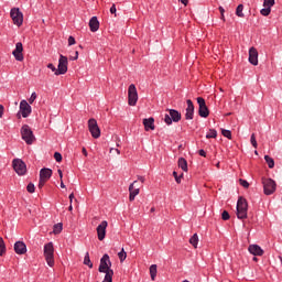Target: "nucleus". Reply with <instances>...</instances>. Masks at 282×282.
Instances as JSON below:
<instances>
[{
  "mask_svg": "<svg viewBox=\"0 0 282 282\" xmlns=\"http://www.w3.org/2000/svg\"><path fill=\"white\" fill-rule=\"evenodd\" d=\"M88 131L95 140L100 138V127H98V121H96V119L93 118L88 120Z\"/></svg>",
  "mask_w": 282,
  "mask_h": 282,
  "instance_id": "nucleus-9",
  "label": "nucleus"
},
{
  "mask_svg": "<svg viewBox=\"0 0 282 282\" xmlns=\"http://www.w3.org/2000/svg\"><path fill=\"white\" fill-rule=\"evenodd\" d=\"M53 232H54V235H61V232H63L62 223H58V224L54 225Z\"/></svg>",
  "mask_w": 282,
  "mask_h": 282,
  "instance_id": "nucleus-27",
  "label": "nucleus"
},
{
  "mask_svg": "<svg viewBox=\"0 0 282 282\" xmlns=\"http://www.w3.org/2000/svg\"><path fill=\"white\" fill-rule=\"evenodd\" d=\"M36 93H32L31 94V97L29 98V105H33L34 104V100H36Z\"/></svg>",
  "mask_w": 282,
  "mask_h": 282,
  "instance_id": "nucleus-40",
  "label": "nucleus"
},
{
  "mask_svg": "<svg viewBox=\"0 0 282 282\" xmlns=\"http://www.w3.org/2000/svg\"><path fill=\"white\" fill-rule=\"evenodd\" d=\"M186 104H187V108L185 113V120H193L194 113H195V106L193 105V100L187 99Z\"/></svg>",
  "mask_w": 282,
  "mask_h": 282,
  "instance_id": "nucleus-18",
  "label": "nucleus"
},
{
  "mask_svg": "<svg viewBox=\"0 0 282 282\" xmlns=\"http://www.w3.org/2000/svg\"><path fill=\"white\" fill-rule=\"evenodd\" d=\"M12 54H13L15 61H19V63H22V61L24 59V56H23V43L18 42L15 44V48L13 50Z\"/></svg>",
  "mask_w": 282,
  "mask_h": 282,
  "instance_id": "nucleus-16",
  "label": "nucleus"
},
{
  "mask_svg": "<svg viewBox=\"0 0 282 282\" xmlns=\"http://www.w3.org/2000/svg\"><path fill=\"white\" fill-rule=\"evenodd\" d=\"M236 14L240 18L243 19L245 14H243V4H239L236 9Z\"/></svg>",
  "mask_w": 282,
  "mask_h": 282,
  "instance_id": "nucleus-32",
  "label": "nucleus"
},
{
  "mask_svg": "<svg viewBox=\"0 0 282 282\" xmlns=\"http://www.w3.org/2000/svg\"><path fill=\"white\" fill-rule=\"evenodd\" d=\"M264 160L269 166V169H272L274 166V159L270 155H264Z\"/></svg>",
  "mask_w": 282,
  "mask_h": 282,
  "instance_id": "nucleus-31",
  "label": "nucleus"
},
{
  "mask_svg": "<svg viewBox=\"0 0 282 282\" xmlns=\"http://www.w3.org/2000/svg\"><path fill=\"white\" fill-rule=\"evenodd\" d=\"M177 164L178 169H182V171H184L185 173L186 171H188V162L186 161V159L180 158Z\"/></svg>",
  "mask_w": 282,
  "mask_h": 282,
  "instance_id": "nucleus-24",
  "label": "nucleus"
},
{
  "mask_svg": "<svg viewBox=\"0 0 282 282\" xmlns=\"http://www.w3.org/2000/svg\"><path fill=\"white\" fill-rule=\"evenodd\" d=\"M237 217L238 219H248V200L243 197L238 198Z\"/></svg>",
  "mask_w": 282,
  "mask_h": 282,
  "instance_id": "nucleus-3",
  "label": "nucleus"
},
{
  "mask_svg": "<svg viewBox=\"0 0 282 282\" xmlns=\"http://www.w3.org/2000/svg\"><path fill=\"white\" fill-rule=\"evenodd\" d=\"M189 243H191V246H193L194 248H197V243H199V236H197V234H194V235L189 238Z\"/></svg>",
  "mask_w": 282,
  "mask_h": 282,
  "instance_id": "nucleus-26",
  "label": "nucleus"
},
{
  "mask_svg": "<svg viewBox=\"0 0 282 282\" xmlns=\"http://www.w3.org/2000/svg\"><path fill=\"white\" fill-rule=\"evenodd\" d=\"M46 182H47V181H46L45 178H41V177H40L39 185H37L39 188H43V187L45 186Z\"/></svg>",
  "mask_w": 282,
  "mask_h": 282,
  "instance_id": "nucleus-42",
  "label": "nucleus"
},
{
  "mask_svg": "<svg viewBox=\"0 0 282 282\" xmlns=\"http://www.w3.org/2000/svg\"><path fill=\"white\" fill-rule=\"evenodd\" d=\"M129 199L130 202H134L135 197L140 195V186H138V181H134L132 184L129 186Z\"/></svg>",
  "mask_w": 282,
  "mask_h": 282,
  "instance_id": "nucleus-14",
  "label": "nucleus"
},
{
  "mask_svg": "<svg viewBox=\"0 0 282 282\" xmlns=\"http://www.w3.org/2000/svg\"><path fill=\"white\" fill-rule=\"evenodd\" d=\"M10 17L14 25H18V28H21V25H23V12H21V9L12 8L10 10Z\"/></svg>",
  "mask_w": 282,
  "mask_h": 282,
  "instance_id": "nucleus-8",
  "label": "nucleus"
},
{
  "mask_svg": "<svg viewBox=\"0 0 282 282\" xmlns=\"http://www.w3.org/2000/svg\"><path fill=\"white\" fill-rule=\"evenodd\" d=\"M239 184L243 186V188H249L250 187V183H248V181L240 178L239 180Z\"/></svg>",
  "mask_w": 282,
  "mask_h": 282,
  "instance_id": "nucleus-37",
  "label": "nucleus"
},
{
  "mask_svg": "<svg viewBox=\"0 0 282 282\" xmlns=\"http://www.w3.org/2000/svg\"><path fill=\"white\" fill-rule=\"evenodd\" d=\"M32 113V106L28 102V100L23 99L20 101V111L17 113V117L19 119L22 118H29V116Z\"/></svg>",
  "mask_w": 282,
  "mask_h": 282,
  "instance_id": "nucleus-7",
  "label": "nucleus"
},
{
  "mask_svg": "<svg viewBox=\"0 0 282 282\" xmlns=\"http://www.w3.org/2000/svg\"><path fill=\"white\" fill-rule=\"evenodd\" d=\"M117 9H116V4H112L110 8V14H116Z\"/></svg>",
  "mask_w": 282,
  "mask_h": 282,
  "instance_id": "nucleus-44",
  "label": "nucleus"
},
{
  "mask_svg": "<svg viewBox=\"0 0 282 282\" xmlns=\"http://www.w3.org/2000/svg\"><path fill=\"white\" fill-rule=\"evenodd\" d=\"M173 176L175 177V182L177 183V184H182V176H177V172H173Z\"/></svg>",
  "mask_w": 282,
  "mask_h": 282,
  "instance_id": "nucleus-41",
  "label": "nucleus"
},
{
  "mask_svg": "<svg viewBox=\"0 0 282 282\" xmlns=\"http://www.w3.org/2000/svg\"><path fill=\"white\" fill-rule=\"evenodd\" d=\"M150 212H151V213H155V207H152V208L150 209Z\"/></svg>",
  "mask_w": 282,
  "mask_h": 282,
  "instance_id": "nucleus-59",
  "label": "nucleus"
},
{
  "mask_svg": "<svg viewBox=\"0 0 282 282\" xmlns=\"http://www.w3.org/2000/svg\"><path fill=\"white\" fill-rule=\"evenodd\" d=\"M213 138H217V130H213Z\"/></svg>",
  "mask_w": 282,
  "mask_h": 282,
  "instance_id": "nucleus-56",
  "label": "nucleus"
},
{
  "mask_svg": "<svg viewBox=\"0 0 282 282\" xmlns=\"http://www.w3.org/2000/svg\"><path fill=\"white\" fill-rule=\"evenodd\" d=\"M138 181L141 182V184H144V182H147V178L144 176H138Z\"/></svg>",
  "mask_w": 282,
  "mask_h": 282,
  "instance_id": "nucleus-47",
  "label": "nucleus"
},
{
  "mask_svg": "<svg viewBox=\"0 0 282 282\" xmlns=\"http://www.w3.org/2000/svg\"><path fill=\"white\" fill-rule=\"evenodd\" d=\"M150 276L152 281H155V276H158V264H152L150 267Z\"/></svg>",
  "mask_w": 282,
  "mask_h": 282,
  "instance_id": "nucleus-25",
  "label": "nucleus"
},
{
  "mask_svg": "<svg viewBox=\"0 0 282 282\" xmlns=\"http://www.w3.org/2000/svg\"><path fill=\"white\" fill-rule=\"evenodd\" d=\"M128 105L130 107L138 105V88H135V84H131L128 87Z\"/></svg>",
  "mask_w": 282,
  "mask_h": 282,
  "instance_id": "nucleus-5",
  "label": "nucleus"
},
{
  "mask_svg": "<svg viewBox=\"0 0 282 282\" xmlns=\"http://www.w3.org/2000/svg\"><path fill=\"white\" fill-rule=\"evenodd\" d=\"M69 61H78V51L75 52V56H70Z\"/></svg>",
  "mask_w": 282,
  "mask_h": 282,
  "instance_id": "nucleus-45",
  "label": "nucleus"
},
{
  "mask_svg": "<svg viewBox=\"0 0 282 282\" xmlns=\"http://www.w3.org/2000/svg\"><path fill=\"white\" fill-rule=\"evenodd\" d=\"M82 152L85 155V158H87V149L83 148Z\"/></svg>",
  "mask_w": 282,
  "mask_h": 282,
  "instance_id": "nucleus-53",
  "label": "nucleus"
},
{
  "mask_svg": "<svg viewBox=\"0 0 282 282\" xmlns=\"http://www.w3.org/2000/svg\"><path fill=\"white\" fill-rule=\"evenodd\" d=\"M169 113L164 116V122L167 126L173 124V122H180L182 120V113L175 109H169Z\"/></svg>",
  "mask_w": 282,
  "mask_h": 282,
  "instance_id": "nucleus-4",
  "label": "nucleus"
},
{
  "mask_svg": "<svg viewBox=\"0 0 282 282\" xmlns=\"http://www.w3.org/2000/svg\"><path fill=\"white\" fill-rule=\"evenodd\" d=\"M118 258L121 263L127 259V251H124V248H122L121 251L118 253Z\"/></svg>",
  "mask_w": 282,
  "mask_h": 282,
  "instance_id": "nucleus-33",
  "label": "nucleus"
},
{
  "mask_svg": "<svg viewBox=\"0 0 282 282\" xmlns=\"http://www.w3.org/2000/svg\"><path fill=\"white\" fill-rule=\"evenodd\" d=\"M219 11H220V14H221V19H224V9L221 7H219Z\"/></svg>",
  "mask_w": 282,
  "mask_h": 282,
  "instance_id": "nucleus-54",
  "label": "nucleus"
},
{
  "mask_svg": "<svg viewBox=\"0 0 282 282\" xmlns=\"http://www.w3.org/2000/svg\"><path fill=\"white\" fill-rule=\"evenodd\" d=\"M12 166L15 173L19 175H25V173H28V166L25 165V162H23V160L21 159H14L12 161Z\"/></svg>",
  "mask_w": 282,
  "mask_h": 282,
  "instance_id": "nucleus-10",
  "label": "nucleus"
},
{
  "mask_svg": "<svg viewBox=\"0 0 282 282\" xmlns=\"http://www.w3.org/2000/svg\"><path fill=\"white\" fill-rule=\"evenodd\" d=\"M52 177V169L43 167L40 171V178L46 180V182Z\"/></svg>",
  "mask_w": 282,
  "mask_h": 282,
  "instance_id": "nucleus-23",
  "label": "nucleus"
},
{
  "mask_svg": "<svg viewBox=\"0 0 282 282\" xmlns=\"http://www.w3.org/2000/svg\"><path fill=\"white\" fill-rule=\"evenodd\" d=\"M47 69H51V72H53L55 76H59L58 68H56L54 64L52 63L47 64Z\"/></svg>",
  "mask_w": 282,
  "mask_h": 282,
  "instance_id": "nucleus-34",
  "label": "nucleus"
},
{
  "mask_svg": "<svg viewBox=\"0 0 282 282\" xmlns=\"http://www.w3.org/2000/svg\"><path fill=\"white\" fill-rule=\"evenodd\" d=\"M21 138L22 140L25 141V144H34V142H36V137H34V132L32 131V128H30V126L28 124H23L21 130Z\"/></svg>",
  "mask_w": 282,
  "mask_h": 282,
  "instance_id": "nucleus-1",
  "label": "nucleus"
},
{
  "mask_svg": "<svg viewBox=\"0 0 282 282\" xmlns=\"http://www.w3.org/2000/svg\"><path fill=\"white\" fill-rule=\"evenodd\" d=\"M221 219L224 221H228V219H230V214L228 212L224 210L221 214Z\"/></svg>",
  "mask_w": 282,
  "mask_h": 282,
  "instance_id": "nucleus-38",
  "label": "nucleus"
},
{
  "mask_svg": "<svg viewBox=\"0 0 282 282\" xmlns=\"http://www.w3.org/2000/svg\"><path fill=\"white\" fill-rule=\"evenodd\" d=\"M14 252L15 254H25L28 252V246L23 241H17L14 243Z\"/></svg>",
  "mask_w": 282,
  "mask_h": 282,
  "instance_id": "nucleus-19",
  "label": "nucleus"
},
{
  "mask_svg": "<svg viewBox=\"0 0 282 282\" xmlns=\"http://www.w3.org/2000/svg\"><path fill=\"white\" fill-rule=\"evenodd\" d=\"M54 160H56L57 162H63V155L61 154V152L54 153Z\"/></svg>",
  "mask_w": 282,
  "mask_h": 282,
  "instance_id": "nucleus-39",
  "label": "nucleus"
},
{
  "mask_svg": "<svg viewBox=\"0 0 282 282\" xmlns=\"http://www.w3.org/2000/svg\"><path fill=\"white\" fill-rule=\"evenodd\" d=\"M90 32H98L100 30V22L98 21V17H93L89 20Z\"/></svg>",
  "mask_w": 282,
  "mask_h": 282,
  "instance_id": "nucleus-22",
  "label": "nucleus"
},
{
  "mask_svg": "<svg viewBox=\"0 0 282 282\" xmlns=\"http://www.w3.org/2000/svg\"><path fill=\"white\" fill-rule=\"evenodd\" d=\"M44 258L50 268H54L55 261H54V242H48L44 245Z\"/></svg>",
  "mask_w": 282,
  "mask_h": 282,
  "instance_id": "nucleus-2",
  "label": "nucleus"
},
{
  "mask_svg": "<svg viewBox=\"0 0 282 282\" xmlns=\"http://www.w3.org/2000/svg\"><path fill=\"white\" fill-rule=\"evenodd\" d=\"M250 143L252 144L253 149H257V147H259V144L257 143V135H254V133L251 134Z\"/></svg>",
  "mask_w": 282,
  "mask_h": 282,
  "instance_id": "nucleus-35",
  "label": "nucleus"
},
{
  "mask_svg": "<svg viewBox=\"0 0 282 282\" xmlns=\"http://www.w3.org/2000/svg\"><path fill=\"white\" fill-rule=\"evenodd\" d=\"M68 210L69 212L74 210V207L72 206V204L69 205Z\"/></svg>",
  "mask_w": 282,
  "mask_h": 282,
  "instance_id": "nucleus-58",
  "label": "nucleus"
},
{
  "mask_svg": "<svg viewBox=\"0 0 282 282\" xmlns=\"http://www.w3.org/2000/svg\"><path fill=\"white\" fill-rule=\"evenodd\" d=\"M26 191L28 193H34V191H36V188L34 187V183H29L26 186Z\"/></svg>",
  "mask_w": 282,
  "mask_h": 282,
  "instance_id": "nucleus-36",
  "label": "nucleus"
},
{
  "mask_svg": "<svg viewBox=\"0 0 282 282\" xmlns=\"http://www.w3.org/2000/svg\"><path fill=\"white\" fill-rule=\"evenodd\" d=\"M68 45H76V39L72 35L68 37Z\"/></svg>",
  "mask_w": 282,
  "mask_h": 282,
  "instance_id": "nucleus-43",
  "label": "nucleus"
},
{
  "mask_svg": "<svg viewBox=\"0 0 282 282\" xmlns=\"http://www.w3.org/2000/svg\"><path fill=\"white\" fill-rule=\"evenodd\" d=\"M206 138H208V139L213 138V132L207 133Z\"/></svg>",
  "mask_w": 282,
  "mask_h": 282,
  "instance_id": "nucleus-55",
  "label": "nucleus"
},
{
  "mask_svg": "<svg viewBox=\"0 0 282 282\" xmlns=\"http://www.w3.org/2000/svg\"><path fill=\"white\" fill-rule=\"evenodd\" d=\"M61 188H65V183H63V180H61Z\"/></svg>",
  "mask_w": 282,
  "mask_h": 282,
  "instance_id": "nucleus-57",
  "label": "nucleus"
},
{
  "mask_svg": "<svg viewBox=\"0 0 282 282\" xmlns=\"http://www.w3.org/2000/svg\"><path fill=\"white\" fill-rule=\"evenodd\" d=\"M197 104H198V115L200 118H208L209 111L208 107L206 106V100L203 97H197Z\"/></svg>",
  "mask_w": 282,
  "mask_h": 282,
  "instance_id": "nucleus-12",
  "label": "nucleus"
},
{
  "mask_svg": "<svg viewBox=\"0 0 282 282\" xmlns=\"http://www.w3.org/2000/svg\"><path fill=\"white\" fill-rule=\"evenodd\" d=\"M68 65H69V62L67 59V56L59 55L58 65H57V74H59V76L67 74Z\"/></svg>",
  "mask_w": 282,
  "mask_h": 282,
  "instance_id": "nucleus-11",
  "label": "nucleus"
},
{
  "mask_svg": "<svg viewBox=\"0 0 282 282\" xmlns=\"http://www.w3.org/2000/svg\"><path fill=\"white\" fill-rule=\"evenodd\" d=\"M3 254H6V241L0 237V257H3Z\"/></svg>",
  "mask_w": 282,
  "mask_h": 282,
  "instance_id": "nucleus-30",
  "label": "nucleus"
},
{
  "mask_svg": "<svg viewBox=\"0 0 282 282\" xmlns=\"http://www.w3.org/2000/svg\"><path fill=\"white\" fill-rule=\"evenodd\" d=\"M272 7H274V0H263V9L260 10V14L262 17H270Z\"/></svg>",
  "mask_w": 282,
  "mask_h": 282,
  "instance_id": "nucleus-15",
  "label": "nucleus"
},
{
  "mask_svg": "<svg viewBox=\"0 0 282 282\" xmlns=\"http://www.w3.org/2000/svg\"><path fill=\"white\" fill-rule=\"evenodd\" d=\"M249 63L254 66L259 65V51L254 46L249 48Z\"/></svg>",
  "mask_w": 282,
  "mask_h": 282,
  "instance_id": "nucleus-17",
  "label": "nucleus"
},
{
  "mask_svg": "<svg viewBox=\"0 0 282 282\" xmlns=\"http://www.w3.org/2000/svg\"><path fill=\"white\" fill-rule=\"evenodd\" d=\"M143 126L145 131H155V119L153 117L143 119Z\"/></svg>",
  "mask_w": 282,
  "mask_h": 282,
  "instance_id": "nucleus-20",
  "label": "nucleus"
},
{
  "mask_svg": "<svg viewBox=\"0 0 282 282\" xmlns=\"http://www.w3.org/2000/svg\"><path fill=\"white\" fill-rule=\"evenodd\" d=\"M220 131H221V135H224V138H227V140H232V132L230 130L220 129Z\"/></svg>",
  "mask_w": 282,
  "mask_h": 282,
  "instance_id": "nucleus-29",
  "label": "nucleus"
},
{
  "mask_svg": "<svg viewBox=\"0 0 282 282\" xmlns=\"http://www.w3.org/2000/svg\"><path fill=\"white\" fill-rule=\"evenodd\" d=\"M68 198H69V202L72 204V202H74V193L69 194Z\"/></svg>",
  "mask_w": 282,
  "mask_h": 282,
  "instance_id": "nucleus-51",
  "label": "nucleus"
},
{
  "mask_svg": "<svg viewBox=\"0 0 282 282\" xmlns=\"http://www.w3.org/2000/svg\"><path fill=\"white\" fill-rule=\"evenodd\" d=\"M113 151H116L117 155H120V150L111 148L110 153H113Z\"/></svg>",
  "mask_w": 282,
  "mask_h": 282,
  "instance_id": "nucleus-49",
  "label": "nucleus"
},
{
  "mask_svg": "<svg viewBox=\"0 0 282 282\" xmlns=\"http://www.w3.org/2000/svg\"><path fill=\"white\" fill-rule=\"evenodd\" d=\"M84 265H88V268H94V263H91V259H89V252H87L84 257Z\"/></svg>",
  "mask_w": 282,
  "mask_h": 282,
  "instance_id": "nucleus-28",
  "label": "nucleus"
},
{
  "mask_svg": "<svg viewBox=\"0 0 282 282\" xmlns=\"http://www.w3.org/2000/svg\"><path fill=\"white\" fill-rule=\"evenodd\" d=\"M3 111H4L3 105H0V118H3Z\"/></svg>",
  "mask_w": 282,
  "mask_h": 282,
  "instance_id": "nucleus-48",
  "label": "nucleus"
},
{
  "mask_svg": "<svg viewBox=\"0 0 282 282\" xmlns=\"http://www.w3.org/2000/svg\"><path fill=\"white\" fill-rule=\"evenodd\" d=\"M198 155H200L202 158H206V151L205 150H199Z\"/></svg>",
  "mask_w": 282,
  "mask_h": 282,
  "instance_id": "nucleus-46",
  "label": "nucleus"
},
{
  "mask_svg": "<svg viewBox=\"0 0 282 282\" xmlns=\"http://www.w3.org/2000/svg\"><path fill=\"white\" fill-rule=\"evenodd\" d=\"M183 6H188V0H178Z\"/></svg>",
  "mask_w": 282,
  "mask_h": 282,
  "instance_id": "nucleus-50",
  "label": "nucleus"
},
{
  "mask_svg": "<svg viewBox=\"0 0 282 282\" xmlns=\"http://www.w3.org/2000/svg\"><path fill=\"white\" fill-rule=\"evenodd\" d=\"M107 226H109V223H107V220H102L97 226V237L99 241H105V238L107 237Z\"/></svg>",
  "mask_w": 282,
  "mask_h": 282,
  "instance_id": "nucleus-13",
  "label": "nucleus"
},
{
  "mask_svg": "<svg viewBox=\"0 0 282 282\" xmlns=\"http://www.w3.org/2000/svg\"><path fill=\"white\" fill-rule=\"evenodd\" d=\"M59 178L63 180V171L62 170H57Z\"/></svg>",
  "mask_w": 282,
  "mask_h": 282,
  "instance_id": "nucleus-52",
  "label": "nucleus"
},
{
  "mask_svg": "<svg viewBox=\"0 0 282 282\" xmlns=\"http://www.w3.org/2000/svg\"><path fill=\"white\" fill-rule=\"evenodd\" d=\"M248 251L250 254H253V257H263V249H261L259 245H250Z\"/></svg>",
  "mask_w": 282,
  "mask_h": 282,
  "instance_id": "nucleus-21",
  "label": "nucleus"
},
{
  "mask_svg": "<svg viewBox=\"0 0 282 282\" xmlns=\"http://www.w3.org/2000/svg\"><path fill=\"white\" fill-rule=\"evenodd\" d=\"M253 261H258L257 257H253Z\"/></svg>",
  "mask_w": 282,
  "mask_h": 282,
  "instance_id": "nucleus-60",
  "label": "nucleus"
},
{
  "mask_svg": "<svg viewBox=\"0 0 282 282\" xmlns=\"http://www.w3.org/2000/svg\"><path fill=\"white\" fill-rule=\"evenodd\" d=\"M264 195H273L276 192V182L272 178H262Z\"/></svg>",
  "mask_w": 282,
  "mask_h": 282,
  "instance_id": "nucleus-6",
  "label": "nucleus"
},
{
  "mask_svg": "<svg viewBox=\"0 0 282 282\" xmlns=\"http://www.w3.org/2000/svg\"><path fill=\"white\" fill-rule=\"evenodd\" d=\"M217 169H219V163L216 164Z\"/></svg>",
  "mask_w": 282,
  "mask_h": 282,
  "instance_id": "nucleus-61",
  "label": "nucleus"
}]
</instances>
